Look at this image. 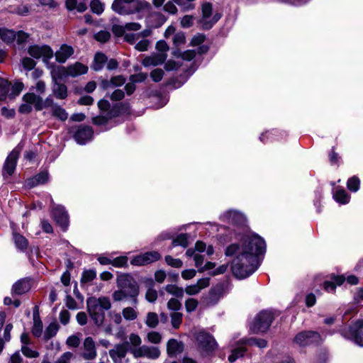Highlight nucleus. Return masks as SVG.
<instances>
[{
  "mask_svg": "<svg viewBox=\"0 0 363 363\" xmlns=\"http://www.w3.org/2000/svg\"><path fill=\"white\" fill-rule=\"evenodd\" d=\"M265 242L257 235H245L240 243L229 245L225 255L234 257L231 262V270L238 279L250 276L259 265L258 256L265 252Z\"/></svg>",
  "mask_w": 363,
  "mask_h": 363,
  "instance_id": "1",
  "label": "nucleus"
},
{
  "mask_svg": "<svg viewBox=\"0 0 363 363\" xmlns=\"http://www.w3.org/2000/svg\"><path fill=\"white\" fill-rule=\"evenodd\" d=\"M87 308L91 319L97 326H103L106 332L111 333L112 328L110 325L105 324L104 311L111 308V303L110 299L102 296L98 298L95 297L89 298L86 301Z\"/></svg>",
  "mask_w": 363,
  "mask_h": 363,
  "instance_id": "2",
  "label": "nucleus"
},
{
  "mask_svg": "<svg viewBox=\"0 0 363 363\" xmlns=\"http://www.w3.org/2000/svg\"><path fill=\"white\" fill-rule=\"evenodd\" d=\"M23 103L18 108V111L23 114H28L33 110V107L36 111H41L44 108L50 107L52 108V106L57 105L54 103L52 96H48L43 100V98L37 95L33 92H28L25 94L22 97Z\"/></svg>",
  "mask_w": 363,
  "mask_h": 363,
  "instance_id": "3",
  "label": "nucleus"
},
{
  "mask_svg": "<svg viewBox=\"0 0 363 363\" xmlns=\"http://www.w3.org/2000/svg\"><path fill=\"white\" fill-rule=\"evenodd\" d=\"M88 67L80 62H75L67 67H56L51 70L52 81L62 79L67 77H75L81 74H86Z\"/></svg>",
  "mask_w": 363,
  "mask_h": 363,
  "instance_id": "4",
  "label": "nucleus"
},
{
  "mask_svg": "<svg viewBox=\"0 0 363 363\" xmlns=\"http://www.w3.org/2000/svg\"><path fill=\"white\" fill-rule=\"evenodd\" d=\"M135 0H114L111 8L116 13L127 16L139 12L142 9H148L150 4L147 1H141L136 6L131 5Z\"/></svg>",
  "mask_w": 363,
  "mask_h": 363,
  "instance_id": "5",
  "label": "nucleus"
},
{
  "mask_svg": "<svg viewBox=\"0 0 363 363\" xmlns=\"http://www.w3.org/2000/svg\"><path fill=\"white\" fill-rule=\"evenodd\" d=\"M244 345H255L259 348H264L267 346V340L264 339L256 338H245L239 341V345L237 348L234 349L232 354L228 357V360L230 362H234L238 358L243 356L246 350Z\"/></svg>",
  "mask_w": 363,
  "mask_h": 363,
  "instance_id": "6",
  "label": "nucleus"
},
{
  "mask_svg": "<svg viewBox=\"0 0 363 363\" xmlns=\"http://www.w3.org/2000/svg\"><path fill=\"white\" fill-rule=\"evenodd\" d=\"M274 315L271 311L260 312L250 326V330L254 333H265L270 327Z\"/></svg>",
  "mask_w": 363,
  "mask_h": 363,
  "instance_id": "7",
  "label": "nucleus"
},
{
  "mask_svg": "<svg viewBox=\"0 0 363 363\" xmlns=\"http://www.w3.org/2000/svg\"><path fill=\"white\" fill-rule=\"evenodd\" d=\"M117 286L128 293L131 298H135L139 293L136 281L128 274H121L117 277Z\"/></svg>",
  "mask_w": 363,
  "mask_h": 363,
  "instance_id": "8",
  "label": "nucleus"
},
{
  "mask_svg": "<svg viewBox=\"0 0 363 363\" xmlns=\"http://www.w3.org/2000/svg\"><path fill=\"white\" fill-rule=\"evenodd\" d=\"M98 106L102 111V113L92 118V122L95 125H104L106 123L108 120L116 116L118 114L116 108L115 107L111 108L110 103L107 100H100L98 102Z\"/></svg>",
  "mask_w": 363,
  "mask_h": 363,
  "instance_id": "9",
  "label": "nucleus"
},
{
  "mask_svg": "<svg viewBox=\"0 0 363 363\" xmlns=\"http://www.w3.org/2000/svg\"><path fill=\"white\" fill-rule=\"evenodd\" d=\"M342 335L352 340L357 345L363 347V320H359L350 328L342 330Z\"/></svg>",
  "mask_w": 363,
  "mask_h": 363,
  "instance_id": "10",
  "label": "nucleus"
},
{
  "mask_svg": "<svg viewBox=\"0 0 363 363\" xmlns=\"http://www.w3.org/2000/svg\"><path fill=\"white\" fill-rule=\"evenodd\" d=\"M130 353L135 358L145 357L156 359L160 355V350L157 347L143 345L138 348H130Z\"/></svg>",
  "mask_w": 363,
  "mask_h": 363,
  "instance_id": "11",
  "label": "nucleus"
},
{
  "mask_svg": "<svg viewBox=\"0 0 363 363\" xmlns=\"http://www.w3.org/2000/svg\"><path fill=\"white\" fill-rule=\"evenodd\" d=\"M28 53L33 58H42L45 63H48V62L53 57V51L50 47L48 45H30L28 48Z\"/></svg>",
  "mask_w": 363,
  "mask_h": 363,
  "instance_id": "12",
  "label": "nucleus"
},
{
  "mask_svg": "<svg viewBox=\"0 0 363 363\" xmlns=\"http://www.w3.org/2000/svg\"><path fill=\"white\" fill-rule=\"evenodd\" d=\"M322 341L320 335L313 331H303L298 333L294 342L299 346H306L313 343H318Z\"/></svg>",
  "mask_w": 363,
  "mask_h": 363,
  "instance_id": "13",
  "label": "nucleus"
},
{
  "mask_svg": "<svg viewBox=\"0 0 363 363\" xmlns=\"http://www.w3.org/2000/svg\"><path fill=\"white\" fill-rule=\"evenodd\" d=\"M195 338L199 347L205 351H213L217 347V342L214 337L203 330L199 331Z\"/></svg>",
  "mask_w": 363,
  "mask_h": 363,
  "instance_id": "14",
  "label": "nucleus"
},
{
  "mask_svg": "<svg viewBox=\"0 0 363 363\" xmlns=\"http://www.w3.org/2000/svg\"><path fill=\"white\" fill-rule=\"evenodd\" d=\"M161 255L157 251L147 252L135 256L130 264L134 266H143L160 259Z\"/></svg>",
  "mask_w": 363,
  "mask_h": 363,
  "instance_id": "15",
  "label": "nucleus"
},
{
  "mask_svg": "<svg viewBox=\"0 0 363 363\" xmlns=\"http://www.w3.org/2000/svg\"><path fill=\"white\" fill-rule=\"evenodd\" d=\"M202 10V26L205 29H209L212 27L213 24L216 23L220 18V16L216 14L213 16L212 20H209L212 15V4L209 2H204L201 6Z\"/></svg>",
  "mask_w": 363,
  "mask_h": 363,
  "instance_id": "16",
  "label": "nucleus"
},
{
  "mask_svg": "<svg viewBox=\"0 0 363 363\" xmlns=\"http://www.w3.org/2000/svg\"><path fill=\"white\" fill-rule=\"evenodd\" d=\"M19 150L13 149L6 159V161L3 167V176L9 177L11 176L16 167L17 160L19 157Z\"/></svg>",
  "mask_w": 363,
  "mask_h": 363,
  "instance_id": "17",
  "label": "nucleus"
},
{
  "mask_svg": "<svg viewBox=\"0 0 363 363\" xmlns=\"http://www.w3.org/2000/svg\"><path fill=\"white\" fill-rule=\"evenodd\" d=\"M53 218L56 223L63 229L66 230L69 223L67 212L62 206L57 205L53 206L52 210Z\"/></svg>",
  "mask_w": 363,
  "mask_h": 363,
  "instance_id": "18",
  "label": "nucleus"
},
{
  "mask_svg": "<svg viewBox=\"0 0 363 363\" xmlns=\"http://www.w3.org/2000/svg\"><path fill=\"white\" fill-rule=\"evenodd\" d=\"M222 221L232 225H241L245 222V216L239 211L230 210L220 216Z\"/></svg>",
  "mask_w": 363,
  "mask_h": 363,
  "instance_id": "19",
  "label": "nucleus"
},
{
  "mask_svg": "<svg viewBox=\"0 0 363 363\" xmlns=\"http://www.w3.org/2000/svg\"><path fill=\"white\" fill-rule=\"evenodd\" d=\"M97 355L96 343L92 337H87L83 342L82 356L87 360L94 359Z\"/></svg>",
  "mask_w": 363,
  "mask_h": 363,
  "instance_id": "20",
  "label": "nucleus"
},
{
  "mask_svg": "<svg viewBox=\"0 0 363 363\" xmlns=\"http://www.w3.org/2000/svg\"><path fill=\"white\" fill-rule=\"evenodd\" d=\"M209 284V278L206 277L200 279L196 284L186 286L184 289V293L189 296L197 295L202 289L207 288Z\"/></svg>",
  "mask_w": 363,
  "mask_h": 363,
  "instance_id": "21",
  "label": "nucleus"
},
{
  "mask_svg": "<svg viewBox=\"0 0 363 363\" xmlns=\"http://www.w3.org/2000/svg\"><path fill=\"white\" fill-rule=\"evenodd\" d=\"M167 57V53H152L143 60L142 65L145 67H155L163 64Z\"/></svg>",
  "mask_w": 363,
  "mask_h": 363,
  "instance_id": "22",
  "label": "nucleus"
},
{
  "mask_svg": "<svg viewBox=\"0 0 363 363\" xmlns=\"http://www.w3.org/2000/svg\"><path fill=\"white\" fill-rule=\"evenodd\" d=\"M127 351V346L123 343L116 345L108 353L114 363H122V359L126 356Z\"/></svg>",
  "mask_w": 363,
  "mask_h": 363,
  "instance_id": "23",
  "label": "nucleus"
},
{
  "mask_svg": "<svg viewBox=\"0 0 363 363\" xmlns=\"http://www.w3.org/2000/svg\"><path fill=\"white\" fill-rule=\"evenodd\" d=\"M93 135V130L89 126H81L79 128L74 135V138L77 143L80 145L85 144L90 140Z\"/></svg>",
  "mask_w": 363,
  "mask_h": 363,
  "instance_id": "24",
  "label": "nucleus"
},
{
  "mask_svg": "<svg viewBox=\"0 0 363 363\" xmlns=\"http://www.w3.org/2000/svg\"><path fill=\"white\" fill-rule=\"evenodd\" d=\"M74 52V50L72 46L64 44L55 54L56 61L60 63H65Z\"/></svg>",
  "mask_w": 363,
  "mask_h": 363,
  "instance_id": "25",
  "label": "nucleus"
},
{
  "mask_svg": "<svg viewBox=\"0 0 363 363\" xmlns=\"http://www.w3.org/2000/svg\"><path fill=\"white\" fill-rule=\"evenodd\" d=\"M30 289V283L28 279H21L13 286V292L18 295L28 292Z\"/></svg>",
  "mask_w": 363,
  "mask_h": 363,
  "instance_id": "26",
  "label": "nucleus"
},
{
  "mask_svg": "<svg viewBox=\"0 0 363 363\" xmlns=\"http://www.w3.org/2000/svg\"><path fill=\"white\" fill-rule=\"evenodd\" d=\"M183 344L177 340L171 339L167 342V350L169 355H177L181 353L183 351Z\"/></svg>",
  "mask_w": 363,
  "mask_h": 363,
  "instance_id": "27",
  "label": "nucleus"
},
{
  "mask_svg": "<svg viewBox=\"0 0 363 363\" xmlns=\"http://www.w3.org/2000/svg\"><path fill=\"white\" fill-rule=\"evenodd\" d=\"M53 82L52 92L54 95L57 99H65L67 96V86L63 84L57 82V80Z\"/></svg>",
  "mask_w": 363,
  "mask_h": 363,
  "instance_id": "28",
  "label": "nucleus"
},
{
  "mask_svg": "<svg viewBox=\"0 0 363 363\" xmlns=\"http://www.w3.org/2000/svg\"><path fill=\"white\" fill-rule=\"evenodd\" d=\"M345 281L344 276L335 277L333 281H325L323 284V287L325 291L332 292L335 291L337 286H340Z\"/></svg>",
  "mask_w": 363,
  "mask_h": 363,
  "instance_id": "29",
  "label": "nucleus"
},
{
  "mask_svg": "<svg viewBox=\"0 0 363 363\" xmlns=\"http://www.w3.org/2000/svg\"><path fill=\"white\" fill-rule=\"evenodd\" d=\"M48 180V173L46 172H40V174L35 175L32 179H29L27 182L28 186L30 187H33L34 186L38 184H43L47 182Z\"/></svg>",
  "mask_w": 363,
  "mask_h": 363,
  "instance_id": "30",
  "label": "nucleus"
},
{
  "mask_svg": "<svg viewBox=\"0 0 363 363\" xmlns=\"http://www.w3.org/2000/svg\"><path fill=\"white\" fill-rule=\"evenodd\" d=\"M52 115L62 121H65L68 118V113L65 109L60 105L52 106L51 109Z\"/></svg>",
  "mask_w": 363,
  "mask_h": 363,
  "instance_id": "31",
  "label": "nucleus"
},
{
  "mask_svg": "<svg viewBox=\"0 0 363 363\" xmlns=\"http://www.w3.org/2000/svg\"><path fill=\"white\" fill-rule=\"evenodd\" d=\"M333 197L337 202L341 204L347 203L350 199V195L342 189H337L334 193Z\"/></svg>",
  "mask_w": 363,
  "mask_h": 363,
  "instance_id": "32",
  "label": "nucleus"
},
{
  "mask_svg": "<svg viewBox=\"0 0 363 363\" xmlns=\"http://www.w3.org/2000/svg\"><path fill=\"white\" fill-rule=\"evenodd\" d=\"M125 82V79L122 75H118L112 77L110 81H106L104 82V86L105 88L121 86Z\"/></svg>",
  "mask_w": 363,
  "mask_h": 363,
  "instance_id": "33",
  "label": "nucleus"
},
{
  "mask_svg": "<svg viewBox=\"0 0 363 363\" xmlns=\"http://www.w3.org/2000/svg\"><path fill=\"white\" fill-rule=\"evenodd\" d=\"M66 7L70 11L76 9L79 12H84L87 9L84 3L78 4L77 0H67Z\"/></svg>",
  "mask_w": 363,
  "mask_h": 363,
  "instance_id": "34",
  "label": "nucleus"
},
{
  "mask_svg": "<svg viewBox=\"0 0 363 363\" xmlns=\"http://www.w3.org/2000/svg\"><path fill=\"white\" fill-rule=\"evenodd\" d=\"M106 61V57L104 54L98 52L94 57V62L92 65V69L95 71H99L102 69L104 64Z\"/></svg>",
  "mask_w": 363,
  "mask_h": 363,
  "instance_id": "35",
  "label": "nucleus"
},
{
  "mask_svg": "<svg viewBox=\"0 0 363 363\" xmlns=\"http://www.w3.org/2000/svg\"><path fill=\"white\" fill-rule=\"evenodd\" d=\"M159 323L158 315L156 313L149 312L147 314L145 324L151 328H155Z\"/></svg>",
  "mask_w": 363,
  "mask_h": 363,
  "instance_id": "36",
  "label": "nucleus"
},
{
  "mask_svg": "<svg viewBox=\"0 0 363 363\" xmlns=\"http://www.w3.org/2000/svg\"><path fill=\"white\" fill-rule=\"evenodd\" d=\"M165 290L167 293L172 294L178 298L183 297L184 294V289L173 284H169L166 286Z\"/></svg>",
  "mask_w": 363,
  "mask_h": 363,
  "instance_id": "37",
  "label": "nucleus"
},
{
  "mask_svg": "<svg viewBox=\"0 0 363 363\" xmlns=\"http://www.w3.org/2000/svg\"><path fill=\"white\" fill-rule=\"evenodd\" d=\"M142 339L136 333H130L128 336V342H125V345H130L131 348H138L141 345Z\"/></svg>",
  "mask_w": 363,
  "mask_h": 363,
  "instance_id": "38",
  "label": "nucleus"
},
{
  "mask_svg": "<svg viewBox=\"0 0 363 363\" xmlns=\"http://www.w3.org/2000/svg\"><path fill=\"white\" fill-rule=\"evenodd\" d=\"M13 239L16 247L20 250H25L27 248L28 242L25 237L21 235L15 233L13 234Z\"/></svg>",
  "mask_w": 363,
  "mask_h": 363,
  "instance_id": "39",
  "label": "nucleus"
},
{
  "mask_svg": "<svg viewBox=\"0 0 363 363\" xmlns=\"http://www.w3.org/2000/svg\"><path fill=\"white\" fill-rule=\"evenodd\" d=\"M141 28H142V26L140 23H135V22H131V23H125V25L124 26L123 28H118L119 30H118L116 28L115 32H116L118 34L123 35L124 30L137 31V30H139Z\"/></svg>",
  "mask_w": 363,
  "mask_h": 363,
  "instance_id": "40",
  "label": "nucleus"
},
{
  "mask_svg": "<svg viewBox=\"0 0 363 363\" xmlns=\"http://www.w3.org/2000/svg\"><path fill=\"white\" fill-rule=\"evenodd\" d=\"M10 89V84L7 80L0 77V101L6 99Z\"/></svg>",
  "mask_w": 363,
  "mask_h": 363,
  "instance_id": "41",
  "label": "nucleus"
},
{
  "mask_svg": "<svg viewBox=\"0 0 363 363\" xmlns=\"http://www.w3.org/2000/svg\"><path fill=\"white\" fill-rule=\"evenodd\" d=\"M59 330V325L56 323H51L48 328H46L44 337L46 340H49L50 338L55 336Z\"/></svg>",
  "mask_w": 363,
  "mask_h": 363,
  "instance_id": "42",
  "label": "nucleus"
},
{
  "mask_svg": "<svg viewBox=\"0 0 363 363\" xmlns=\"http://www.w3.org/2000/svg\"><path fill=\"white\" fill-rule=\"evenodd\" d=\"M16 37V32L12 30L2 29L1 39L7 43L13 42Z\"/></svg>",
  "mask_w": 363,
  "mask_h": 363,
  "instance_id": "43",
  "label": "nucleus"
},
{
  "mask_svg": "<svg viewBox=\"0 0 363 363\" xmlns=\"http://www.w3.org/2000/svg\"><path fill=\"white\" fill-rule=\"evenodd\" d=\"M183 315L179 312H173L170 314L171 324L174 329H178L182 322Z\"/></svg>",
  "mask_w": 363,
  "mask_h": 363,
  "instance_id": "44",
  "label": "nucleus"
},
{
  "mask_svg": "<svg viewBox=\"0 0 363 363\" xmlns=\"http://www.w3.org/2000/svg\"><path fill=\"white\" fill-rule=\"evenodd\" d=\"M43 331V323L38 317L34 315L33 317V327L32 333L35 337H40Z\"/></svg>",
  "mask_w": 363,
  "mask_h": 363,
  "instance_id": "45",
  "label": "nucleus"
},
{
  "mask_svg": "<svg viewBox=\"0 0 363 363\" xmlns=\"http://www.w3.org/2000/svg\"><path fill=\"white\" fill-rule=\"evenodd\" d=\"M172 247L182 246L186 247L188 246V236L186 234H181L172 240Z\"/></svg>",
  "mask_w": 363,
  "mask_h": 363,
  "instance_id": "46",
  "label": "nucleus"
},
{
  "mask_svg": "<svg viewBox=\"0 0 363 363\" xmlns=\"http://www.w3.org/2000/svg\"><path fill=\"white\" fill-rule=\"evenodd\" d=\"M122 313L124 318L127 320H134L138 317V313L132 307H126L123 308Z\"/></svg>",
  "mask_w": 363,
  "mask_h": 363,
  "instance_id": "47",
  "label": "nucleus"
},
{
  "mask_svg": "<svg viewBox=\"0 0 363 363\" xmlns=\"http://www.w3.org/2000/svg\"><path fill=\"white\" fill-rule=\"evenodd\" d=\"M90 8L93 13L100 15L104 10V4L99 0H92L90 3Z\"/></svg>",
  "mask_w": 363,
  "mask_h": 363,
  "instance_id": "48",
  "label": "nucleus"
},
{
  "mask_svg": "<svg viewBox=\"0 0 363 363\" xmlns=\"http://www.w3.org/2000/svg\"><path fill=\"white\" fill-rule=\"evenodd\" d=\"M72 357V354L69 352H67L62 354L55 362H51L48 358H44L41 363H69Z\"/></svg>",
  "mask_w": 363,
  "mask_h": 363,
  "instance_id": "49",
  "label": "nucleus"
},
{
  "mask_svg": "<svg viewBox=\"0 0 363 363\" xmlns=\"http://www.w3.org/2000/svg\"><path fill=\"white\" fill-rule=\"evenodd\" d=\"M359 184L360 181L359 178L354 176L348 179L347 186L350 191L356 192L359 190Z\"/></svg>",
  "mask_w": 363,
  "mask_h": 363,
  "instance_id": "50",
  "label": "nucleus"
},
{
  "mask_svg": "<svg viewBox=\"0 0 363 363\" xmlns=\"http://www.w3.org/2000/svg\"><path fill=\"white\" fill-rule=\"evenodd\" d=\"M96 276V273L94 270H86L82 273L81 278L82 284L89 283L93 281Z\"/></svg>",
  "mask_w": 363,
  "mask_h": 363,
  "instance_id": "51",
  "label": "nucleus"
},
{
  "mask_svg": "<svg viewBox=\"0 0 363 363\" xmlns=\"http://www.w3.org/2000/svg\"><path fill=\"white\" fill-rule=\"evenodd\" d=\"M128 261V257L120 256L112 259L111 265L116 267H123L127 265Z\"/></svg>",
  "mask_w": 363,
  "mask_h": 363,
  "instance_id": "52",
  "label": "nucleus"
},
{
  "mask_svg": "<svg viewBox=\"0 0 363 363\" xmlns=\"http://www.w3.org/2000/svg\"><path fill=\"white\" fill-rule=\"evenodd\" d=\"M184 305H185V308H186V311L188 313H191L196 309V308L199 305V302L195 298H189L186 300Z\"/></svg>",
  "mask_w": 363,
  "mask_h": 363,
  "instance_id": "53",
  "label": "nucleus"
},
{
  "mask_svg": "<svg viewBox=\"0 0 363 363\" xmlns=\"http://www.w3.org/2000/svg\"><path fill=\"white\" fill-rule=\"evenodd\" d=\"M164 259L166 263L172 267L180 268L182 267L183 262L179 259L173 258L170 255H167Z\"/></svg>",
  "mask_w": 363,
  "mask_h": 363,
  "instance_id": "54",
  "label": "nucleus"
},
{
  "mask_svg": "<svg viewBox=\"0 0 363 363\" xmlns=\"http://www.w3.org/2000/svg\"><path fill=\"white\" fill-rule=\"evenodd\" d=\"M21 352L26 357L28 358H35L39 356V353L29 347L28 345H22Z\"/></svg>",
  "mask_w": 363,
  "mask_h": 363,
  "instance_id": "55",
  "label": "nucleus"
},
{
  "mask_svg": "<svg viewBox=\"0 0 363 363\" xmlns=\"http://www.w3.org/2000/svg\"><path fill=\"white\" fill-rule=\"evenodd\" d=\"M182 307L181 302L177 298H172L167 302V308L169 310L173 311L174 312H178Z\"/></svg>",
  "mask_w": 363,
  "mask_h": 363,
  "instance_id": "56",
  "label": "nucleus"
},
{
  "mask_svg": "<svg viewBox=\"0 0 363 363\" xmlns=\"http://www.w3.org/2000/svg\"><path fill=\"white\" fill-rule=\"evenodd\" d=\"M174 55L181 57L183 60L190 61L193 60L196 56V52L194 50H186L183 52H174Z\"/></svg>",
  "mask_w": 363,
  "mask_h": 363,
  "instance_id": "57",
  "label": "nucleus"
},
{
  "mask_svg": "<svg viewBox=\"0 0 363 363\" xmlns=\"http://www.w3.org/2000/svg\"><path fill=\"white\" fill-rule=\"evenodd\" d=\"M147 339L151 343L158 344L161 342L162 336L158 332L152 331L147 333Z\"/></svg>",
  "mask_w": 363,
  "mask_h": 363,
  "instance_id": "58",
  "label": "nucleus"
},
{
  "mask_svg": "<svg viewBox=\"0 0 363 363\" xmlns=\"http://www.w3.org/2000/svg\"><path fill=\"white\" fill-rule=\"evenodd\" d=\"M113 299L115 301H121L128 297H130V296L128 294L127 292L122 290L121 289H118V290L115 291L113 293Z\"/></svg>",
  "mask_w": 363,
  "mask_h": 363,
  "instance_id": "59",
  "label": "nucleus"
},
{
  "mask_svg": "<svg viewBox=\"0 0 363 363\" xmlns=\"http://www.w3.org/2000/svg\"><path fill=\"white\" fill-rule=\"evenodd\" d=\"M164 76V71L162 69H155L150 72V77L155 82H160Z\"/></svg>",
  "mask_w": 363,
  "mask_h": 363,
  "instance_id": "60",
  "label": "nucleus"
},
{
  "mask_svg": "<svg viewBox=\"0 0 363 363\" xmlns=\"http://www.w3.org/2000/svg\"><path fill=\"white\" fill-rule=\"evenodd\" d=\"M110 37V33L106 30L99 31L94 36L95 39L101 43L107 42L109 40Z\"/></svg>",
  "mask_w": 363,
  "mask_h": 363,
  "instance_id": "61",
  "label": "nucleus"
},
{
  "mask_svg": "<svg viewBox=\"0 0 363 363\" xmlns=\"http://www.w3.org/2000/svg\"><path fill=\"white\" fill-rule=\"evenodd\" d=\"M21 63L23 68L27 70H32L36 65L33 59L28 57H23L21 60Z\"/></svg>",
  "mask_w": 363,
  "mask_h": 363,
  "instance_id": "62",
  "label": "nucleus"
},
{
  "mask_svg": "<svg viewBox=\"0 0 363 363\" xmlns=\"http://www.w3.org/2000/svg\"><path fill=\"white\" fill-rule=\"evenodd\" d=\"M186 37L183 32H178L173 37V43L175 46H179L185 43Z\"/></svg>",
  "mask_w": 363,
  "mask_h": 363,
  "instance_id": "63",
  "label": "nucleus"
},
{
  "mask_svg": "<svg viewBox=\"0 0 363 363\" xmlns=\"http://www.w3.org/2000/svg\"><path fill=\"white\" fill-rule=\"evenodd\" d=\"M46 85L45 83L42 80H38L34 86L31 88L32 90H35L37 94L40 96L43 94L45 91Z\"/></svg>",
  "mask_w": 363,
  "mask_h": 363,
  "instance_id": "64",
  "label": "nucleus"
}]
</instances>
